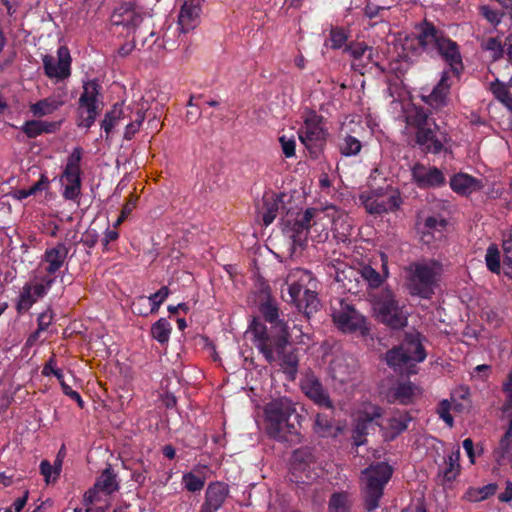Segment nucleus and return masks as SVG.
Here are the masks:
<instances>
[{"instance_id": "f257e3e1", "label": "nucleus", "mask_w": 512, "mask_h": 512, "mask_svg": "<svg viewBox=\"0 0 512 512\" xmlns=\"http://www.w3.org/2000/svg\"><path fill=\"white\" fill-rule=\"evenodd\" d=\"M300 419L295 404L286 397L273 400L265 407L267 433L278 442H300Z\"/></svg>"}, {"instance_id": "f03ea898", "label": "nucleus", "mask_w": 512, "mask_h": 512, "mask_svg": "<svg viewBox=\"0 0 512 512\" xmlns=\"http://www.w3.org/2000/svg\"><path fill=\"white\" fill-rule=\"evenodd\" d=\"M249 331L253 334V343L263 354L268 363L276 361V356L280 360L281 366L285 372L294 376L298 368V357L295 351H286L289 343V333L286 334V342L281 349L273 343V338H268L267 327L258 318L254 317L249 325Z\"/></svg>"}, {"instance_id": "7ed1b4c3", "label": "nucleus", "mask_w": 512, "mask_h": 512, "mask_svg": "<svg viewBox=\"0 0 512 512\" xmlns=\"http://www.w3.org/2000/svg\"><path fill=\"white\" fill-rule=\"evenodd\" d=\"M441 270L442 265L436 260L410 263L406 268L408 273L406 285L409 294L422 299H430L435 293Z\"/></svg>"}, {"instance_id": "20e7f679", "label": "nucleus", "mask_w": 512, "mask_h": 512, "mask_svg": "<svg viewBox=\"0 0 512 512\" xmlns=\"http://www.w3.org/2000/svg\"><path fill=\"white\" fill-rule=\"evenodd\" d=\"M426 351L422 344V335L417 332L405 334L402 342L394 346L385 354L387 365L397 373H403L404 369L412 362L420 363L426 359Z\"/></svg>"}, {"instance_id": "39448f33", "label": "nucleus", "mask_w": 512, "mask_h": 512, "mask_svg": "<svg viewBox=\"0 0 512 512\" xmlns=\"http://www.w3.org/2000/svg\"><path fill=\"white\" fill-rule=\"evenodd\" d=\"M393 475V468L386 462H374L362 471L365 479L363 497L365 509L368 512L379 507L380 499L383 497L384 488Z\"/></svg>"}, {"instance_id": "423d86ee", "label": "nucleus", "mask_w": 512, "mask_h": 512, "mask_svg": "<svg viewBox=\"0 0 512 512\" xmlns=\"http://www.w3.org/2000/svg\"><path fill=\"white\" fill-rule=\"evenodd\" d=\"M373 308L377 320L391 329H401L407 325L404 305L399 303L391 289H382L374 296Z\"/></svg>"}, {"instance_id": "0eeeda50", "label": "nucleus", "mask_w": 512, "mask_h": 512, "mask_svg": "<svg viewBox=\"0 0 512 512\" xmlns=\"http://www.w3.org/2000/svg\"><path fill=\"white\" fill-rule=\"evenodd\" d=\"M299 140L308 150L312 159L316 160L323 154L327 143L328 131L324 127L323 117L311 113L298 131Z\"/></svg>"}, {"instance_id": "6e6552de", "label": "nucleus", "mask_w": 512, "mask_h": 512, "mask_svg": "<svg viewBox=\"0 0 512 512\" xmlns=\"http://www.w3.org/2000/svg\"><path fill=\"white\" fill-rule=\"evenodd\" d=\"M262 299L259 302L258 310L264 320L271 324L270 330L267 329L268 338H273V343L278 349H281L286 342L288 334L287 323L280 318L277 301L271 296L269 287L261 291Z\"/></svg>"}, {"instance_id": "1a4fd4ad", "label": "nucleus", "mask_w": 512, "mask_h": 512, "mask_svg": "<svg viewBox=\"0 0 512 512\" xmlns=\"http://www.w3.org/2000/svg\"><path fill=\"white\" fill-rule=\"evenodd\" d=\"M332 319L335 326L343 333H359L362 336L369 333L365 316L346 300L341 299L339 307L333 308Z\"/></svg>"}, {"instance_id": "9d476101", "label": "nucleus", "mask_w": 512, "mask_h": 512, "mask_svg": "<svg viewBox=\"0 0 512 512\" xmlns=\"http://www.w3.org/2000/svg\"><path fill=\"white\" fill-rule=\"evenodd\" d=\"M101 92V85L97 79H92L83 84V92L80 95L78 104L77 126L89 129L95 123L100 113L98 96Z\"/></svg>"}, {"instance_id": "9b49d317", "label": "nucleus", "mask_w": 512, "mask_h": 512, "mask_svg": "<svg viewBox=\"0 0 512 512\" xmlns=\"http://www.w3.org/2000/svg\"><path fill=\"white\" fill-rule=\"evenodd\" d=\"M83 149L80 146L75 147L71 154L67 157V162L61 176L66 181L64 191L62 193L66 200L75 201L81 194L82 187V169L81 160Z\"/></svg>"}, {"instance_id": "f8f14e48", "label": "nucleus", "mask_w": 512, "mask_h": 512, "mask_svg": "<svg viewBox=\"0 0 512 512\" xmlns=\"http://www.w3.org/2000/svg\"><path fill=\"white\" fill-rule=\"evenodd\" d=\"M448 140V134L441 130L437 123H434L428 128L415 131L412 146L417 147L425 155H437L447 151L445 145Z\"/></svg>"}, {"instance_id": "ddd939ff", "label": "nucleus", "mask_w": 512, "mask_h": 512, "mask_svg": "<svg viewBox=\"0 0 512 512\" xmlns=\"http://www.w3.org/2000/svg\"><path fill=\"white\" fill-rule=\"evenodd\" d=\"M448 37L444 30L432 22L423 20L415 28V40L422 53L433 57L440 44Z\"/></svg>"}, {"instance_id": "4468645a", "label": "nucleus", "mask_w": 512, "mask_h": 512, "mask_svg": "<svg viewBox=\"0 0 512 512\" xmlns=\"http://www.w3.org/2000/svg\"><path fill=\"white\" fill-rule=\"evenodd\" d=\"M315 457L312 450L302 447L293 452L291 460L292 480L297 483H309L316 479L317 473L314 470Z\"/></svg>"}, {"instance_id": "2eb2a0df", "label": "nucleus", "mask_w": 512, "mask_h": 512, "mask_svg": "<svg viewBox=\"0 0 512 512\" xmlns=\"http://www.w3.org/2000/svg\"><path fill=\"white\" fill-rule=\"evenodd\" d=\"M411 180L421 190L438 189L446 185V177L441 169L421 162L411 167Z\"/></svg>"}, {"instance_id": "dca6fc26", "label": "nucleus", "mask_w": 512, "mask_h": 512, "mask_svg": "<svg viewBox=\"0 0 512 512\" xmlns=\"http://www.w3.org/2000/svg\"><path fill=\"white\" fill-rule=\"evenodd\" d=\"M58 59L51 55L42 58L45 75L50 79L64 80L71 75V56L67 47L61 46L57 51Z\"/></svg>"}, {"instance_id": "f3484780", "label": "nucleus", "mask_w": 512, "mask_h": 512, "mask_svg": "<svg viewBox=\"0 0 512 512\" xmlns=\"http://www.w3.org/2000/svg\"><path fill=\"white\" fill-rule=\"evenodd\" d=\"M119 490L117 475L112 467L108 465L97 477L94 486L85 492L83 497V505L94 504L99 501V493L111 495Z\"/></svg>"}, {"instance_id": "a211bd4d", "label": "nucleus", "mask_w": 512, "mask_h": 512, "mask_svg": "<svg viewBox=\"0 0 512 512\" xmlns=\"http://www.w3.org/2000/svg\"><path fill=\"white\" fill-rule=\"evenodd\" d=\"M318 215H320V211L310 207L297 212L293 221H286L287 233H290L294 243H300L306 239L309 229L316 224L315 219Z\"/></svg>"}, {"instance_id": "6ab92c4d", "label": "nucleus", "mask_w": 512, "mask_h": 512, "mask_svg": "<svg viewBox=\"0 0 512 512\" xmlns=\"http://www.w3.org/2000/svg\"><path fill=\"white\" fill-rule=\"evenodd\" d=\"M359 201L364 206L367 213L371 215H382L388 212H394L398 210L402 204V198L400 192H392L388 199H382L368 195L367 193H361L359 195Z\"/></svg>"}, {"instance_id": "aec40b11", "label": "nucleus", "mask_w": 512, "mask_h": 512, "mask_svg": "<svg viewBox=\"0 0 512 512\" xmlns=\"http://www.w3.org/2000/svg\"><path fill=\"white\" fill-rule=\"evenodd\" d=\"M345 52L349 53L353 58L352 68L361 75L367 72L370 64L379 67L378 63L374 60L377 51L371 46L364 43H350L346 46Z\"/></svg>"}, {"instance_id": "412c9836", "label": "nucleus", "mask_w": 512, "mask_h": 512, "mask_svg": "<svg viewBox=\"0 0 512 512\" xmlns=\"http://www.w3.org/2000/svg\"><path fill=\"white\" fill-rule=\"evenodd\" d=\"M440 57L450 68L454 76L459 77L464 70V64L459 45L449 36L442 42L432 58Z\"/></svg>"}, {"instance_id": "4be33fe9", "label": "nucleus", "mask_w": 512, "mask_h": 512, "mask_svg": "<svg viewBox=\"0 0 512 512\" xmlns=\"http://www.w3.org/2000/svg\"><path fill=\"white\" fill-rule=\"evenodd\" d=\"M450 89V71L444 70L432 91L427 95L422 94L421 99L432 109L436 111L441 110L449 104Z\"/></svg>"}, {"instance_id": "5701e85b", "label": "nucleus", "mask_w": 512, "mask_h": 512, "mask_svg": "<svg viewBox=\"0 0 512 512\" xmlns=\"http://www.w3.org/2000/svg\"><path fill=\"white\" fill-rule=\"evenodd\" d=\"M301 389L304 394L320 408L331 409L333 402L327 390L314 375H308L301 382Z\"/></svg>"}, {"instance_id": "b1692460", "label": "nucleus", "mask_w": 512, "mask_h": 512, "mask_svg": "<svg viewBox=\"0 0 512 512\" xmlns=\"http://www.w3.org/2000/svg\"><path fill=\"white\" fill-rule=\"evenodd\" d=\"M229 496V486L221 481L209 483L199 512H217Z\"/></svg>"}, {"instance_id": "393cba45", "label": "nucleus", "mask_w": 512, "mask_h": 512, "mask_svg": "<svg viewBox=\"0 0 512 512\" xmlns=\"http://www.w3.org/2000/svg\"><path fill=\"white\" fill-rule=\"evenodd\" d=\"M143 21V15L132 4L124 3L117 7L111 15V22L115 26H123L129 32L134 31Z\"/></svg>"}, {"instance_id": "a878e982", "label": "nucleus", "mask_w": 512, "mask_h": 512, "mask_svg": "<svg viewBox=\"0 0 512 512\" xmlns=\"http://www.w3.org/2000/svg\"><path fill=\"white\" fill-rule=\"evenodd\" d=\"M449 185L453 192L461 196H469L483 187L480 179L462 172L454 174Z\"/></svg>"}, {"instance_id": "bb28decb", "label": "nucleus", "mask_w": 512, "mask_h": 512, "mask_svg": "<svg viewBox=\"0 0 512 512\" xmlns=\"http://www.w3.org/2000/svg\"><path fill=\"white\" fill-rule=\"evenodd\" d=\"M69 249L62 243H57L54 247L47 248L43 255V261L47 263L45 268L48 274H55L64 264Z\"/></svg>"}, {"instance_id": "cd10ccee", "label": "nucleus", "mask_w": 512, "mask_h": 512, "mask_svg": "<svg viewBox=\"0 0 512 512\" xmlns=\"http://www.w3.org/2000/svg\"><path fill=\"white\" fill-rule=\"evenodd\" d=\"M410 417L407 413H396L391 417L382 420L380 426L384 430L387 440H394L398 435L408 428Z\"/></svg>"}, {"instance_id": "c85d7f7f", "label": "nucleus", "mask_w": 512, "mask_h": 512, "mask_svg": "<svg viewBox=\"0 0 512 512\" xmlns=\"http://www.w3.org/2000/svg\"><path fill=\"white\" fill-rule=\"evenodd\" d=\"M328 412L317 413L314 421V432L320 437L336 436L337 428L334 426V407L326 409Z\"/></svg>"}, {"instance_id": "c756f323", "label": "nucleus", "mask_w": 512, "mask_h": 512, "mask_svg": "<svg viewBox=\"0 0 512 512\" xmlns=\"http://www.w3.org/2000/svg\"><path fill=\"white\" fill-rule=\"evenodd\" d=\"M281 202V198L276 194H265L263 196L262 207L259 213L262 215V221L264 226L267 227L271 223H273L279 211Z\"/></svg>"}, {"instance_id": "7c9ffc66", "label": "nucleus", "mask_w": 512, "mask_h": 512, "mask_svg": "<svg viewBox=\"0 0 512 512\" xmlns=\"http://www.w3.org/2000/svg\"><path fill=\"white\" fill-rule=\"evenodd\" d=\"M57 128L58 125L55 122L28 120L24 122L20 129L28 138H36L43 133H53Z\"/></svg>"}, {"instance_id": "2f4dec72", "label": "nucleus", "mask_w": 512, "mask_h": 512, "mask_svg": "<svg viewBox=\"0 0 512 512\" xmlns=\"http://www.w3.org/2000/svg\"><path fill=\"white\" fill-rule=\"evenodd\" d=\"M126 117L123 110V103H115L111 110L107 111L103 120L100 123L101 129L105 132L106 138L109 137L115 126L118 125L121 119Z\"/></svg>"}, {"instance_id": "473e14b6", "label": "nucleus", "mask_w": 512, "mask_h": 512, "mask_svg": "<svg viewBox=\"0 0 512 512\" xmlns=\"http://www.w3.org/2000/svg\"><path fill=\"white\" fill-rule=\"evenodd\" d=\"M407 124L414 128L415 131H420L422 128L432 126L435 120L430 119L428 110L423 107H414L406 116Z\"/></svg>"}, {"instance_id": "72a5a7b5", "label": "nucleus", "mask_w": 512, "mask_h": 512, "mask_svg": "<svg viewBox=\"0 0 512 512\" xmlns=\"http://www.w3.org/2000/svg\"><path fill=\"white\" fill-rule=\"evenodd\" d=\"M295 304L299 311L303 312L307 318H310L313 313L318 311L320 301L315 291L311 288H305L303 295Z\"/></svg>"}, {"instance_id": "f704fd0d", "label": "nucleus", "mask_w": 512, "mask_h": 512, "mask_svg": "<svg viewBox=\"0 0 512 512\" xmlns=\"http://www.w3.org/2000/svg\"><path fill=\"white\" fill-rule=\"evenodd\" d=\"M493 458L498 466L512 465V437L502 435L498 446L493 450Z\"/></svg>"}, {"instance_id": "c9c22d12", "label": "nucleus", "mask_w": 512, "mask_h": 512, "mask_svg": "<svg viewBox=\"0 0 512 512\" xmlns=\"http://www.w3.org/2000/svg\"><path fill=\"white\" fill-rule=\"evenodd\" d=\"M447 226V220L440 215L428 216L424 221V230L421 239L425 243H429L434 233H442Z\"/></svg>"}, {"instance_id": "e433bc0d", "label": "nucleus", "mask_w": 512, "mask_h": 512, "mask_svg": "<svg viewBox=\"0 0 512 512\" xmlns=\"http://www.w3.org/2000/svg\"><path fill=\"white\" fill-rule=\"evenodd\" d=\"M201 10L192 9L182 5L179 17L178 24L180 26V30L183 33H187L190 30H193L199 24Z\"/></svg>"}, {"instance_id": "4c0bfd02", "label": "nucleus", "mask_w": 512, "mask_h": 512, "mask_svg": "<svg viewBox=\"0 0 512 512\" xmlns=\"http://www.w3.org/2000/svg\"><path fill=\"white\" fill-rule=\"evenodd\" d=\"M489 91L493 94L495 99L512 112V94L509 90V85L499 79H495L489 84Z\"/></svg>"}, {"instance_id": "58836bf2", "label": "nucleus", "mask_w": 512, "mask_h": 512, "mask_svg": "<svg viewBox=\"0 0 512 512\" xmlns=\"http://www.w3.org/2000/svg\"><path fill=\"white\" fill-rule=\"evenodd\" d=\"M414 396V386L411 382L399 383L390 390L389 398L391 402L407 405L412 402Z\"/></svg>"}, {"instance_id": "ea45409f", "label": "nucleus", "mask_w": 512, "mask_h": 512, "mask_svg": "<svg viewBox=\"0 0 512 512\" xmlns=\"http://www.w3.org/2000/svg\"><path fill=\"white\" fill-rule=\"evenodd\" d=\"M63 105V101L57 99L56 97H48L45 99H41L36 103L30 106V111L34 116H45L52 114L59 107Z\"/></svg>"}, {"instance_id": "a19ab883", "label": "nucleus", "mask_w": 512, "mask_h": 512, "mask_svg": "<svg viewBox=\"0 0 512 512\" xmlns=\"http://www.w3.org/2000/svg\"><path fill=\"white\" fill-rule=\"evenodd\" d=\"M37 302V299L32 294V288H30V283H26L18 296L16 302V311L19 315L25 314L30 310V308Z\"/></svg>"}, {"instance_id": "79ce46f5", "label": "nucleus", "mask_w": 512, "mask_h": 512, "mask_svg": "<svg viewBox=\"0 0 512 512\" xmlns=\"http://www.w3.org/2000/svg\"><path fill=\"white\" fill-rule=\"evenodd\" d=\"M172 326L166 318H160L151 326V335L160 344H165L170 339Z\"/></svg>"}, {"instance_id": "37998d69", "label": "nucleus", "mask_w": 512, "mask_h": 512, "mask_svg": "<svg viewBox=\"0 0 512 512\" xmlns=\"http://www.w3.org/2000/svg\"><path fill=\"white\" fill-rule=\"evenodd\" d=\"M498 489L496 483H489L482 487H470L466 492V497L469 501L480 502L493 496Z\"/></svg>"}, {"instance_id": "c03bdc74", "label": "nucleus", "mask_w": 512, "mask_h": 512, "mask_svg": "<svg viewBox=\"0 0 512 512\" xmlns=\"http://www.w3.org/2000/svg\"><path fill=\"white\" fill-rule=\"evenodd\" d=\"M389 10L390 6H382L368 1L364 8V15L370 20H374V22L371 24L374 26L387 20Z\"/></svg>"}, {"instance_id": "a18cd8bd", "label": "nucleus", "mask_w": 512, "mask_h": 512, "mask_svg": "<svg viewBox=\"0 0 512 512\" xmlns=\"http://www.w3.org/2000/svg\"><path fill=\"white\" fill-rule=\"evenodd\" d=\"M328 512H351V501L345 492L333 493L329 499Z\"/></svg>"}, {"instance_id": "49530a36", "label": "nucleus", "mask_w": 512, "mask_h": 512, "mask_svg": "<svg viewBox=\"0 0 512 512\" xmlns=\"http://www.w3.org/2000/svg\"><path fill=\"white\" fill-rule=\"evenodd\" d=\"M500 251L498 246L495 243H492L488 246L486 255H485V263L487 269L495 274H500L501 271V262H500Z\"/></svg>"}, {"instance_id": "de8ad7c7", "label": "nucleus", "mask_w": 512, "mask_h": 512, "mask_svg": "<svg viewBox=\"0 0 512 512\" xmlns=\"http://www.w3.org/2000/svg\"><path fill=\"white\" fill-rule=\"evenodd\" d=\"M205 477H200L194 472H186L182 476L184 488L191 493L200 492L205 486Z\"/></svg>"}, {"instance_id": "09e8293b", "label": "nucleus", "mask_w": 512, "mask_h": 512, "mask_svg": "<svg viewBox=\"0 0 512 512\" xmlns=\"http://www.w3.org/2000/svg\"><path fill=\"white\" fill-rule=\"evenodd\" d=\"M339 148L343 156H356L357 154L360 153L362 149V144L356 137L347 135L343 138Z\"/></svg>"}, {"instance_id": "8fccbe9b", "label": "nucleus", "mask_w": 512, "mask_h": 512, "mask_svg": "<svg viewBox=\"0 0 512 512\" xmlns=\"http://www.w3.org/2000/svg\"><path fill=\"white\" fill-rule=\"evenodd\" d=\"M483 48L490 52V57L493 61L501 59L504 55V45L497 37L488 38L483 44Z\"/></svg>"}, {"instance_id": "3c124183", "label": "nucleus", "mask_w": 512, "mask_h": 512, "mask_svg": "<svg viewBox=\"0 0 512 512\" xmlns=\"http://www.w3.org/2000/svg\"><path fill=\"white\" fill-rule=\"evenodd\" d=\"M362 278L368 283L371 288H379L383 283V277L370 265H366L361 269Z\"/></svg>"}, {"instance_id": "603ef678", "label": "nucleus", "mask_w": 512, "mask_h": 512, "mask_svg": "<svg viewBox=\"0 0 512 512\" xmlns=\"http://www.w3.org/2000/svg\"><path fill=\"white\" fill-rule=\"evenodd\" d=\"M479 13L486 19L491 25L498 26L504 16L503 12L492 9L489 5H481L479 7Z\"/></svg>"}, {"instance_id": "864d4df0", "label": "nucleus", "mask_w": 512, "mask_h": 512, "mask_svg": "<svg viewBox=\"0 0 512 512\" xmlns=\"http://www.w3.org/2000/svg\"><path fill=\"white\" fill-rule=\"evenodd\" d=\"M295 279L297 282L303 283L304 288H311L314 287V283L316 282V279L314 278L313 274L305 269H297L295 270L290 276V279Z\"/></svg>"}, {"instance_id": "5fc2aeb1", "label": "nucleus", "mask_w": 512, "mask_h": 512, "mask_svg": "<svg viewBox=\"0 0 512 512\" xmlns=\"http://www.w3.org/2000/svg\"><path fill=\"white\" fill-rule=\"evenodd\" d=\"M169 292H170L169 288L167 286H163L157 292H155L154 294H151L148 297L150 304H151V309H150L151 313H155L158 311L161 304L168 297Z\"/></svg>"}, {"instance_id": "6e6d98bb", "label": "nucleus", "mask_w": 512, "mask_h": 512, "mask_svg": "<svg viewBox=\"0 0 512 512\" xmlns=\"http://www.w3.org/2000/svg\"><path fill=\"white\" fill-rule=\"evenodd\" d=\"M329 41L332 49H340L347 41V35L342 28H332Z\"/></svg>"}, {"instance_id": "4d7b16f0", "label": "nucleus", "mask_w": 512, "mask_h": 512, "mask_svg": "<svg viewBox=\"0 0 512 512\" xmlns=\"http://www.w3.org/2000/svg\"><path fill=\"white\" fill-rule=\"evenodd\" d=\"M451 404L447 399L440 401L437 408V413L439 417L449 426L453 427L454 419L450 413Z\"/></svg>"}, {"instance_id": "13d9d810", "label": "nucleus", "mask_w": 512, "mask_h": 512, "mask_svg": "<svg viewBox=\"0 0 512 512\" xmlns=\"http://www.w3.org/2000/svg\"><path fill=\"white\" fill-rule=\"evenodd\" d=\"M445 464H446V467L441 472V475L445 482L451 483V482L455 481L457 476L460 474L461 466H460V464L449 463L446 461H445Z\"/></svg>"}, {"instance_id": "bf43d9fd", "label": "nucleus", "mask_w": 512, "mask_h": 512, "mask_svg": "<svg viewBox=\"0 0 512 512\" xmlns=\"http://www.w3.org/2000/svg\"><path fill=\"white\" fill-rule=\"evenodd\" d=\"M368 422H358L353 431V441L356 447L363 445L366 442Z\"/></svg>"}, {"instance_id": "052dcab7", "label": "nucleus", "mask_w": 512, "mask_h": 512, "mask_svg": "<svg viewBox=\"0 0 512 512\" xmlns=\"http://www.w3.org/2000/svg\"><path fill=\"white\" fill-rule=\"evenodd\" d=\"M279 142L281 144L282 152L287 158H291L295 155V147L296 141L293 137H287L286 135H282L279 137Z\"/></svg>"}, {"instance_id": "680f3d73", "label": "nucleus", "mask_w": 512, "mask_h": 512, "mask_svg": "<svg viewBox=\"0 0 512 512\" xmlns=\"http://www.w3.org/2000/svg\"><path fill=\"white\" fill-rule=\"evenodd\" d=\"M304 284L297 282L294 280L293 282L289 283L288 285V293L290 295L291 300L296 303L300 299V297L303 295L304 291Z\"/></svg>"}, {"instance_id": "e2e57ef3", "label": "nucleus", "mask_w": 512, "mask_h": 512, "mask_svg": "<svg viewBox=\"0 0 512 512\" xmlns=\"http://www.w3.org/2000/svg\"><path fill=\"white\" fill-rule=\"evenodd\" d=\"M52 319L53 317L51 310H47L45 312L40 313L37 318L38 332L46 331L48 327L51 325Z\"/></svg>"}, {"instance_id": "0e129e2a", "label": "nucleus", "mask_w": 512, "mask_h": 512, "mask_svg": "<svg viewBox=\"0 0 512 512\" xmlns=\"http://www.w3.org/2000/svg\"><path fill=\"white\" fill-rule=\"evenodd\" d=\"M49 186V179L45 174H41L40 179L29 187L25 195H35L37 192H41L47 189Z\"/></svg>"}, {"instance_id": "69168bd1", "label": "nucleus", "mask_w": 512, "mask_h": 512, "mask_svg": "<svg viewBox=\"0 0 512 512\" xmlns=\"http://www.w3.org/2000/svg\"><path fill=\"white\" fill-rule=\"evenodd\" d=\"M62 392L68 396L69 398H71L72 400H74L77 405L79 406V408L83 409L84 408V401L81 397V395L73 390L66 382H62Z\"/></svg>"}, {"instance_id": "338daca9", "label": "nucleus", "mask_w": 512, "mask_h": 512, "mask_svg": "<svg viewBox=\"0 0 512 512\" xmlns=\"http://www.w3.org/2000/svg\"><path fill=\"white\" fill-rule=\"evenodd\" d=\"M118 238L119 232L116 229L107 228L104 233V238L102 240L103 250L108 251L109 243L116 241Z\"/></svg>"}, {"instance_id": "774afa93", "label": "nucleus", "mask_w": 512, "mask_h": 512, "mask_svg": "<svg viewBox=\"0 0 512 512\" xmlns=\"http://www.w3.org/2000/svg\"><path fill=\"white\" fill-rule=\"evenodd\" d=\"M83 244L88 248H94L98 242V234L95 230H87L83 235Z\"/></svg>"}]
</instances>
